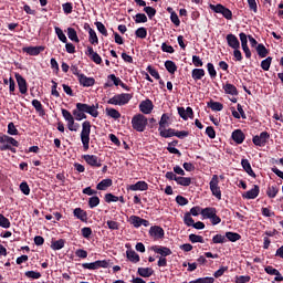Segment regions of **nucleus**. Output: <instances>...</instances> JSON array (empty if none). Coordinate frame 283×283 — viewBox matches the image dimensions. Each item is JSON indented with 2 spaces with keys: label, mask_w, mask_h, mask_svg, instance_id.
<instances>
[{
  "label": "nucleus",
  "mask_w": 283,
  "mask_h": 283,
  "mask_svg": "<svg viewBox=\"0 0 283 283\" xmlns=\"http://www.w3.org/2000/svg\"><path fill=\"white\" fill-rule=\"evenodd\" d=\"M0 143L2 144L0 146V151H11V154H17V148L14 147H19V140L14 139V137L2 135L0 136Z\"/></svg>",
  "instance_id": "nucleus-1"
},
{
  "label": "nucleus",
  "mask_w": 283,
  "mask_h": 283,
  "mask_svg": "<svg viewBox=\"0 0 283 283\" xmlns=\"http://www.w3.org/2000/svg\"><path fill=\"white\" fill-rule=\"evenodd\" d=\"M90 134H92V123L90 120H85L82 123V132L80 134L84 151L90 149Z\"/></svg>",
  "instance_id": "nucleus-2"
},
{
  "label": "nucleus",
  "mask_w": 283,
  "mask_h": 283,
  "mask_svg": "<svg viewBox=\"0 0 283 283\" xmlns=\"http://www.w3.org/2000/svg\"><path fill=\"white\" fill-rule=\"evenodd\" d=\"M148 123L149 119H147V117L143 114H136L132 118V127L135 129V132H145V129H147Z\"/></svg>",
  "instance_id": "nucleus-3"
},
{
  "label": "nucleus",
  "mask_w": 283,
  "mask_h": 283,
  "mask_svg": "<svg viewBox=\"0 0 283 283\" xmlns=\"http://www.w3.org/2000/svg\"><path fill=\"white\" fill-rule=\"evenodd\" d=\"M201 216L207 220H211V224H220L222 219L218 216V210L213 207H207L201 210Z\"/></svg>",
  "instance_id": "nucleus-4"
},
{
  "label": "nucleus",
  "mask_w": 283,
  "mask_h": 283,
  "mask_svg": "<svg viewBox=\"0 0 283 283\" xmlns=\"http://www.w3.org/2000/svg\"><path fill=\"white\" fill-rule=\"evenodd\" d=\"M76 107L78 112H83L84 114H90L93 118H98V104H85V103H77Z\"/></svg>",
  "instance_id": "nucleus-5"
},
{
  "label": "nucleus",
  "mask_w": 283,
  "mask_h": 283,
  "mask_svg": "<svg viewBox=\"0 0 283 283\" xmlns=\"http://www.w3.org/2000/svg\"><path fill=\"white\" fill-rule=\"evenodd\" d=\"M210 191L217 200H222V190H220V179L218 175H213L209 182Z\"/></svg>",
  "instance_id": "nucleus-6"
},
{
  "label": "nucleus",
  "mask_w": 283,
  "mask_h": 283,
  "mask_svg": "<svg viewBox=\"0 0 283 283\" xmlns=\"http://www.w3.org/2000/svg\"><path fill=\"white\" fill-rule=\"evenodd\" d=\"M210 10H212V12H216L217 14H222V17L228 21H231V19H233V12L222 4H210Z\"/></svg>",
  "instance_id": "nucleus-7"
},
{
  "label": "nucleus",
  "mask_w": 283,
  "mask_h": 283,
  "mask_svg": "<svg viewBox=\"0 0 283 283\" xmlns=\"http://www.w3.org/2000/svg\"><path fill=\"white\" fill-rule=\"evenodd\" d=\"M269 138H271V134L269 132H262L260 135L253 136L252 143L256 147H264L269 143Z\"/></svg>",
  "instance_id": "nucleus-8"
},
{
  "label": "nucleus",
  "mask_w": 283,
  "mask_h": 283,
  "mask_svg": "<svg viewBox=\"0 0 283 283\" xmlns=\"http://www.w3.org/2000/svg\"><path fill=\"white\" fill-rule=\"evenodd\" d=\"M22 52L29 54V56H39L41 52H45V46H24L22 48Z\"/></svg>",
  "instance_id": "nucleus-9"
},
{
  "label": "nucleus",
  "mask_w": 283,
  "mask_h": 283,
  "mask_svg": "<svg viewBox=\"0 0 283 283\" xmlns=\"http://www.w3.org/2000/svg\"><path fill=\"white\" fill-rule=\"evenodd\" d=\"M77 81L82 87H94V85H96V80L94 77H87L83 73L78 75Z\"/></svg>",
  "instance_id": "nucleus-10"
},
{
  "label": "nucleus",
  "mask_w": 283,
  "mask_h": 283,
  "mask_svg": "<svg viewBox=\"0 0 283 283\" xmlns=\"http://www.w3.org/2000/svg\"><path fill=\"white\" fill-rule=\"evenodd\" d=\"M82 158L90 165V167H103L101 159L96 155H83Z\"/></svg>",
  "instance_id": "nucleus-11"
},
{
  "label": "nucleus",
  "mask_w": 283,
  "mask_h": 283,
  "mask_svg": "<svg viewBox=\"0 0 283 283\" xmlns=\"http://www.w3.org/2000/svg\"><path fill=\"white\" fill-rule=\"evenodd\" d=\"M149 235L155 240H163L165 238V230L159 226H153L149 229Z\"/></svg>",
  "instance_id": "nucleus-12"
},
{
  "label": "nucleus",
  "mask_w": 283,
  "mask_h": 283,
  "mask_svg": "<svg viewBox=\"0 0 283 283\" xmlns=\"http://www.w3.org/2000/svg\"><path fill=\"white\" fill-rule=\"evenodd\" d=\"M85 55L88 56L93 63H96V65H101V63H103V59L98 53L94 52V48L92 46H87Z\"/></svg>",
  "instance_id": "nucleus-13"
},
{
  "label": "nucleus",
  "mask_w": 283,
  "mask_h": 283,
  "mask_svg": "<svg viewBox=\"0 0 283 283\" xmlns=\"http://www.w3.org/2000/svg\"><path fill=\"white\" fill-rule=\"evenodd\" d=\"M15 80L18 83L20 94H28V81L19 73H15Z\"/></svg>",
  "instance_id": "nucleus-14"
},
{
  "label": "nucleus",
  "mask_w": 283,
  "mask_h": 283,
  "mask_svg": "<svg viewBox=\"0 0 283 283\" xmlns=\"http://www.w3.org/2000/svg\"><path fill=\"white\" fill-rule=\"evenodd\" d=\"M260 196V186L254 185V187L251 190H248L247 192L242 193V198L244 200H255Z\"/></svg>",
  "instance_id": "nucleus-15"
},
{
  "label": "nucleus",
  "mask_w": 283,
  "mask_h": 283,
  "mask_svg": "<svg viewBox=\"0 0 283 283\" xmlns=\"http://www.w3.org/2000/svg\"><path fill=\"white\" fill-rule=\"evenodd\" d=\"M139 111L142 114H151L154 111V102L151 99H145L139 104Z\"/></svg>",
  "instance_id": "nucleus-16"
},
{
  "label": "nucleus",
  "mask_w": 283,
  "mask_h": 283,
  "mask_svg": "<svg viewBox=\"0 0 283 283\" xmlns=\"http://www.w3.org/2000/svg\"><path fill=\"white\" fill-rule=\"evenodd\" d=\"M226 41L229 48H232V50H240V40H238V36H235V34L229 33L226 36Z\"/></svg>",
  "instance_id": "nucleus-17"
},
{
  "label": "nucleus",
  "mask_w": 283,
  "mask_h": 283,
  "mask_svg": "<svg viewBox=\"0 0 283 283\" xmlns=\"http://www.w3.org/2000/svg\"><path fill=\"white\" fill-rule=\"evenodd\" d=\"M151 251L158 253L159 255H161V258H167L168 255H171V253H174L171 249L163 245H154L151 247Z\"/></svg>",
  "instance_id": "nucleus-18"
},
{
  "label": "nucleus",
  "mask_w": 283,
  "mask_h": 283,
  "mask_svg": "<svg viewBox=\"0 0 283 283\" xmlns=\"http://www.w3.org/2000/svg\"><path fill=\"white\" fill-rule=\"evenodd\" d=\"M129 191H147L149 189V185L147 181H137L135 185H130L127 187Z\"/></svg>",
  "instance_id": "nucleus-19"
},
{
  "label": "nucleus",
  "mask_w": 283,
  "mask_h": 283,
  "mask_svg": "<svg viewBox=\"0 0 283 283\" xmlns=\"http://www.w3.org/2000/svg\"><path fill=\"white\" fill-rule=\"evenodd\" d=\"M231 138L234 140V143H237V145H242L247 138V135H244L242 129H235L232 132Z\"/></svg>",
  "instance_id": "nucleus-20"
},
{
  "label": "nucleus",
  "mask_w": 283,
  "mask_h": 283,
  "mask_svg": "<svg viewBox=\"0 0 283 283\" xmlns=\"http://www.w3.org/2000/svg\"><path fill=\"white\" fill-rule=\"evenodd\" d=\"M113 185L114 181L111 178L103 179L96 185V189L97 191H107V189H109V187H112Z\"/></svg>",
  "instance_id": "nucleus-21"
},
{
  "label": "nucleus",
  "mask_w": 283,
  "mask_h": 283,
  "mask_svg": "<svg viewBox=\"0 0 283 283\" xmlns=\"http://www.w3.org/2000/svg\"><path fill=\"white\" fill-rule=\"evenodd\" d=\"M73 216L81 222H87V211L83 210L82 208H75L73 210Z\"/></svg>",
  "instance_id": "nucleus-22"
},
{
  "label": "nucleus",
  "mask_w": 283,
  "mask_h": 283,
  "mask_svg": "<svg viewBox=\"0 0 283 283\" xmlns=\"http://www.w3.org/2000/svg\"><path fill=\"white\" fill-rule=\"evenodd\" d=\"M241 167H243V169L248 174V176L255 178V172L253 171V168L251 167V163L249 161V159H242Z\"/></svg>",
  "instance_id": "nucleus-23"
},
{
  "label": "nucleus",
  "mask_w": 283,
  "mask_h": 283,
  "mask_svg": "<svg viewBox=\"0 0 283 283\" xmlns=\"http://www.w3.org/2000/svg\"><path fill=\"white\" fill-rule=\"evenodd\" d=\"M158 132L161 138H174V136H176V129L174 128H158Z\"/></svg>",
  "instance_id": "nucleus-24"
},
{
  "label": "nucleus",
  "mask_w": 283,
  "mask_h": 283,
  "mask_svg": "<svg viewBox=\"0 0 283 283\" xmlns=\"http://www.w3.org/2000/svg\"><path fill=\"white\" fill-rule=\"evenodd\" d=\"M126 256L129 262H133V264H138V262H140V255H138L134 250H127Z\"/></svg>",
  "instance_id": "nucleus-25"
},
{
  "label": "nucleus",
  "mask_w": 283,
  "mask_h": 283,
  "mask_svg": "<svg viewBox=\"0 0 283 283\" xmlns=\"http://www.w3.org/2000/svg\"><path fill=\"white\" fill-rule=\"evenodd\" d=\"M207 106L210 107V109H212V112H222V109H224V105L220 102H216L213 99H210L207 103Z\"/></svg>",
  "instance_id": "nucleus-26"
},
{
  "label": "nucleus",
  "mask_w": 283,
  "mask_h": 283,
  "mask_svg": "<svg viewBox=\"0 0 283 283\" xmlns=\"http://www.w3.org/2000/svg\"><path fill=\"white\" fill-rule=\"evenodd\" d=\"M137 273L140 277H151L154 275V269L138 268Z\"/></svg>",
  "instance_id": "nucleus-27"
},
{
  "label": "nucleus",
  "mask_w": 283,
  "mask_h": 283,
  "mask_svg": "<svg viewBox=\"0 0 283 283\" xmlns=\"http://www.w3.org/2000/svg\"><path fill=\"white\" fill-rule=\"evenodd\" d=\"M205 69H193L191 71V77L195 80V81H202V78H205Z\"/></svg>",
  "instance_id": "nucleus-28"
},
{
  "label": "nucleus",
  "mask_w": 283,
  "mask_h": 283,
  "mask_svg": "<svg viewBox=\"0 0 283 283\" xmlns=\"http://www.w3.org/2000/svg\"><path fill=\"white\" fill-rule=\"evenodd\" d=\"M223 90L227 94H230V96H238L239 94L238 87L231 83H226V85H223Z\"/></svg>",
  "instance_id": "nucleus-29"
},
{
  "label": "nucleus",
  "mask_w": 283,
  "mask_h": 283,
  "mask_svg": "<svg viewBox=\"0 0 283 283\" xmlns=\"http://www.w3.org/2000/svg\"><path fill=\"white\" fill-rule=\"evenodd\" d=\"M67 36L70 41H73V43H81V40L78 39V34L76 33V29L72 27L67 28Z\"/></svg>",
  "instance_id": "nucleus-30"
},
{
  "label": "nucleus",
  "mask_w": 283,
  "mask_h": 283,
  "mask_svg": "<svg viewBox=\"0 0 283 283\" xmlns=\"http://www.w3.org/2000/svg\"><path fill=\"white\" fill-rule=\"evenodd\" d=\"M117 96L119 98V106L127 105V103L134 98V95L129 93L117 94Z\"/></svg>",
  "instance_id": "nucleus-31"
},
{
  "label": "nucleus",
  "mask_w": 283,
  "mask_h": 283,
  "mask_svg": "<svg viewBox=\"0 0 283 283\" xmlns=\"http://www.w3.org/2000/svg\"><path fill=\"white\" fill-rule=\"evenodd\" d=\"M165 67L167 72H169V74H176V72H178V66L176 65V62L171 60H167L165 62Z\"/></svg>",
  "instance_id": "nucleus-32"
},
{
  "label": "nucleus",
  "mask_w": 283,
  "mask_h": 283,
  "mask_svg": "<svg viewBox=\"0 0 283 283\" xmlns=\"http://www.w3.org/2000/svg\"><path fill=\"white\" fill-rule=\"evenodd\" d=\"M31 103L35 112H38L40 116H45V109H43V104H41L39 99H33Z\"/></svg>",
  "instance_id": "nucleus-33"
},
{
  "label": "nucleus",
  "mask_w": 283,
  "mask_h": 283,
  "mask_svg": "<svg viewBox=\"0 0 283 283\" xmlns=\"http://www.w3.org/2000/svg\"><path fill=\"white\" fill-rule=\"evenodd\" d=\"M256 52L261 59H266L269 55V49H266V46H264L262 43L256 45Z\"/></svg>",
  "instance_id": "nucleus-34"
},
{
  "label": "nucleus",
  "mask_w": 283,
  "mask_h": 283,
  "mask_svg": "<svg viewBox=\"0 0 283 283\" xmlns=\"http://www.w3.org/2000/svg\"><path fill=\"white\" fill-rule=\"evenodd\" d=\"M169 114L164 113L161 115V118L159 120V129H166L167 127H169Z\"/></svg>",
  "instance_id": "nucleus-35"
},
{
  "label": "nucleus",
  "mask_w": 283,
  "mask_h": 283,
  "mask_svg": "<svg viewBox=\"0 0 283 283\" xmlns=\"http://www.w3.org/2000/svg\"><path fill=\"white\" fill-rule=\"evenodd\" d=\"M277 193H280V187H277V185L270 186L266 189V196L270 198H275Z\"/></svg>",
  "instance_id": "nucleus-36"
},
{
  "label": "nucleus",
  "mask_w": 283,
  "mask_h": 283,
  "mask_svg": "<svg viewBox=\"0 0 283 283\" xmlns=\"http://www.w3.org/2000/svg\"><path fill=\"white\" fill-rule=\"evenodd\" d=\"M226 238L229 242H238V240H242V235L238 232H226Z\"/></svg>",
  "instance_id": "nucleus-37"
},
{
  "label": "nucleus",
  "mask_w": 283,
  "mask_h": 283,
  "mask_svg": "<svg viewBox=\"0 0 283 283\" xmlns=\"http://www.w3.org/2000/svg\"><path fill=\"white\" fill-rule=\"evenodd\" d=\"M106 116L118 120V118H120V112L116 111V108L106 107Z\"/></svg>",
  "instance_id": "nucleus-38"
},
{
  "label": "nucleus",
  "mask_w": 283,
  "mask_h": 283,
  "mask_svg": "<svg viewBox=\"0 0 283 283\" xmlns=\"http://www.w3.org/2000/svg\"><path fill=\"white\" fill-rule=\"evenodd\" d=\"M207 70H208L209 76L212 81L218 77V71H216V66L213 65V63H211V62L208 63Z\"/></svg>",
  "instance_id": "nucleus-39"
},
{
  "label": "nucleus",
  "mask_w": 283,
  "mask_h": 283,
  "mask_svg": "<svg viewBox=\"0 0 283 283\" xmlns=\"http://www.w3.org/2000/svg\"><path fill=\"white\" fill-rule=\"evenodd\" d=\"M143 218L138 216H130L128 222L135 227V229H140V223H142Z\"/></svg>",
  "instance_id": "nucleus-40"
},
{
  "label": "nucleus",
  "mask_w": 283,
  "mask_h": 283,
  "mask_svg": "<svg viewBox=\"0 0 283 283\" xmlns=\"http://www.w3.org/2000/svg\"><path fill=\"white\" fill-rule=\"evenodd\" d=\"M216 282L214 277L206 276V277H199L190 282H182V283H213Z\"/></svg>",
  "instance_id": "nucleus-41"
},
{
  "label": "nucleus",
  "mask_w": 283,
  "mask_h": 283,
  "mask_svg": "<svg viewBox=\"0 0 283 283\" xmlns=\"http://www.w3.org/2000/svg\"><path fill=\"white\" fill-rule=\"evenodd\" d=\"M177 185H180L181 187H189L191 185V178L190 177H177Z\"/></svg>",
  "instance_id": "nucleus-42"
},
{
  "label": "nucleus",
  "mask_w": 283,
  "mask_h": 283,
  "mask_svg": "<svg viewBox=\"0 0 283 283\" xmlns=\"http://www.w3.org/2000/svg\"><path fill=\"white\" fill-rule=\"evenodd\" d=\"M271 63H273V57L268 56L265 60L261 62V67L264 72H269L271 70Z\"/></svg>",
  "instance_id": "nucleus-43"
},
{
  "label": "nucleus",
  "mask_w": 283,
  "mask_h": 283,
  "mask_svg": "<svg viewBox=\"0 0 283 283\" xmlns=\"http://www.w3.org/2000/svg\"><path fill=\"white\" fill-rule=\"evenodd\" d=\"M63 247H65V240H63V239L53 241L51 244V249H53V251H61V249H63Z\"/></svg>",
  "instance_id": "nucleus-44"
},
{
  "label": "nucleus",
  "mask_w": 283,
  "mask_h": 283,
  "mask_svg": "<svg viewBox=\"0 0 283 283\" xmlns=\"http://www.w3.org/2000/svg\"><path fill=\"white\" fill-rule=\"evenodd\" d=\"M189 241L192 243V244H196V243H200V244H205V238H202V235H198V234H189Z\"/></svg>",
  "instance_id": "nucleus-45"
},
{
  "label": "nucleus",
  "mask_w": 283,
  "mask_h": 283,
  "mask_svg": "<svg viewBox=\"0 0 283 283\" xmlns=\"http://www.w3.org/2000/svg\"><path fill=\"white\" fill-rule=\"evenodd\" d=\"M101 205V198L97 196H93L88 199V207L90 209H95V207H98Z\"/></svg>",
  "instance_id": "nucleus-46"
},
{
  "label": "nucleus",
  "mask_w": 283,
  "mask_h": 283,
  "mask_svg": "<svg viewBox=\"0 0 283 283\" xmlns=\"http://www.w3.org/2000/svg\"><path fill=\"white\" fill-rule=\"evenodd\" d=\"M0 227L2 229H10V227H11L10 219H8L2 213H0Z\"/></svg>",
  "instance_id": "nucleus-47"
},
{
  "label": "nucleus",
  "mask_w": 283,
  "mask_h": 283,
  "mask_svg": "<svg viewBox=\"0 0 283 283\" xmlns=\"http://www.w3.org/2000/svg\"><path fill=\"white\" fill-rule=\"evenodd\" d=\"M146 71L148 72V74H150V76H153V78H156V81H160V73H158V71L154 69V66L148 65Z\"/></svg>",
  "instance_id": "nucleus-48"
},
{
  "label": "nucleus",
  "mask_w": 283,
  "mask_h": 283,
  "mask_svg": "<svg viewBox=\"0 0 283 283\" xmlns=\"http://www.w3.org/2000/svg\"><path fill=\"white\" fill-rule=\"evenodd\" d=\"M7 134H9V136H19V129H17V126H14V123L10 122L8 124Z\"/></svg>",
  "instance_id": "nucleus-49"
},
{
  "label": "nucleus",
  "mask_w": 283,
  "mask_h": 283,
  "mask_svg": "<svg viewBox=\"0 0 283 283\" xmlns=\"http://www.w3.org/2000/svg\"><path fill=\"white\" fill-rule=\"evenodd\" d=\"M88 42L91 45H98V35H96V31H91L88 33Z\"/></svg>",
  "instance_id": "nucleus-50"
},
{
  "label": "nucleus",
  "mask_w": 283,
  "mask_h": 283,
  "mask_svg": "<svg viewBox=\"0 0 283 283\" xmlns=\"http://www.w3.org/2000/svg\"><path fill=\"white\" fill-rule=\"evenodd\" d=\"M135 36H137V39H147V29L144 27L138 28L135 31Z\"/></svg>",
  "instance_id": "nucleus-51"
},
{
  "label": "nucleus",
  "mask_w": 283,
  "mask_h": 283,
  "mask_svg": "<svg viewBox=\"0 0 283 283\" xmlns=\"http://www.w3.org/2000/svg\"><path fill=\"white\" fill-rule=\"evenodd\" d=\"M196 221L191 217V213L186 212L184 216V224H186V227H193Z\"/></svg>",
  "instance_id": "nucleus-52"
},
{
  "label": "nucleus",
  "mask_w": 283,
  "mask_h": 283,
  "mask_svg": "<svg viewBox=\"0 0 283 283\" xmlns=\"http://www.w3.org/2000/svg\"><path fill=\"white\" fill-rule=\"evenodd\" d=\"M55 34L57 39L62 41V43H67V36L65 35V33H63V30L61 28L55 27Z\"/></svg>",
  "instance_id": "nucleus-53"
},
{
  "label": "nucleus",
  "mask_w": 283,
  "mask_h": 283,
  "mask_svg": "<svg viewBox=\"0 0 283 283\" xmlns=\"http://www.w3.org/2000/svg\"><path fill=\"white\" fill-rule=\"evenodd\" d=\"M95 25L99 34H103V36L109 35V33H107V28H105V24H103V22H95Z\"/></svg>",
  "instance_id": "nucleus-54"
},
{
  "label": "nucleus",
  "mask_w": 283,
  "mask_h": 283,
  "mask_svg": "<svg viewBox=\"0 0 283 283\" xmlns=\"http://www.w3.org/2000/svg\"><path fill=\"white\" fill-rule=\"evenodd\" d=\"M73 116H75V120H83L87 118V115L84 114L83 112L78 111V107L73 109Z\"/></svg>",
  "instance_id": "nucleus-55"
},
{
  "label": "nucleus",
  "mask_w": 283,
  "mask_h": 283,
  "mask_svg": "<svg viewBox=\"0 0 283 283\" xmlns=\"http://www.w3.org/2000/svg\"><path fill=\"white\" fill-rule=\"evenodd\" d=\"M212 242H213V244H224V242H227V237H224L222 234H216L212 238Z\"/></svg>",
  "instance_id": "nucleus-56"
},
{
  "label": "nucleus",
  "mask_w": 283,
  "mask_h": 283,
  "mask_svg": "<svg viewBox=\"0 0 283 283\" xmlns=\"http://www.w3.org/2000/svg\"><path fill=\"white\" fill-rule=\"evenodd\" d=\"M106 224L111 231H118L120 229V223L116 221L108 220L106 221Z\"/></svg>",
  "instance_id": "nucleus-57"
},
{
  "label": "nucleus",
  "mask_w": 283,
  "mask_h": 283,
  "mask_svg": "<svg viewBox=\"0 0 283 283\" xmlns=\"http://www.w3.org/2000/svg\"><path fill=\"white\" fill-rule=\"evenodd\" d=\"M25 277H29L30 280H40L41 274L40 272H34V271H27L24 273Z\"/></svg>",
  "instance_id": "nucleus-58"
},
{
  "label": "nucleus",
  "mask_w": 283,
  "mask_h": 283,
  "mask_svg": "<svg viewBox=\"0 0 283 283\" xmlns=\"http://www.w3.org/2000/svg\"><path fill=\"white\" fill-rule=\"evenodd\" d=\"M64 14H72L74 7L72 6V2H65L62 4Z\"/></svg>",
  "instance_id": "nucleus-59"
},
{
  "label": "nucleus",
  "mask_w": 283,
  "mask_h": 283,
  "mask_svg": "<svg viewBox=\"0 0 283 283\" xmlns=\"http://www.w3.org/2000/svg\"><path fill=\"white\" fill-rule=\"evenodd\" d=\"M104 200L109 205L111 202H118V197H116L112 192H108L105 195Z\"/></svg>",
  "instance_id": "nucleus-60"
},
{
  "label": "nucleus",
  "mask_w": 283,
  "mask_h": 283,
  "mask_svg": "<svg viewBox=\"0 0 283 283\" xmlns=\"http://www.w3.org/2000/svg\"><path fill=\"white\" fill-rule=\"evenodd\" d=\"M135 23H147V15L145 13H137L135 15Z\"/></svg>",
  "instance_id": "nucleus-61"
},
{
  "label": "nucleus",
  "mask_w": 283,
  "mask_h": 283,
  "mask_svg": "<svg viewBox=\"0 0 283 283\" xmlns=\"http://www.w3.org/2000/svg\"><path fill=\"white\" fill-rule=\"evenodd\" d=\"M20 191H22L24 196H28L30 193V186L28 185V181H22L20 184Z\"/></svg>",
  "instance_id": "nucleus-62"
},
{
  "label": "nucleus",
  "mask_w": 283,
  "mask_h": 283,
  "mask_svg": "<svg viewBox=\"0 0 283 283\" xmlns=\"http://www.w3.org/2000/svg\"><path fill=\"white\" fill-rule=\"evenodd\" d=\"M81 233L83 238H85L86 240H90V238H92V228L90 227L82 228Z\"/></svg>",
  "instance_id": "nucleus-63"
},
{
  "label": "nucleus",
  "mask_w": 283,
  "mask_h": 283,
  "mask_svg": "<svg viewBox=\"0 0 283 283\" xmlns=\"http://www.w3.org/2000/svg\"><path fill=\"white\" fill-rule=\"evenodd\" d=\"M248 282H251L250 275L235 276V283H248Z\"/></svg>",
  "instance_id": "nucleus-64"
}]
</instances>
